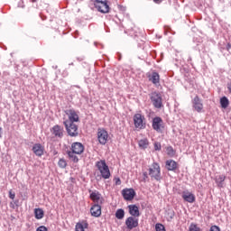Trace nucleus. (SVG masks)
<instances>
[{
	"instance_id": "nucleus-5",
	"label": "nucleus",
	"mask_w": 231,
	"mask_h": 231,
	"mask_svg": "<svg viewBox=\"0 0 231 231\" xmlns=\"http://www.w3.org/2000/svg\"><path fill=\"white\" fill-rule=\"evenodd\" d=\"M94 5L101 14H109V5H107V0H95Z\"/></svg>"
},
{
	"instance_id": "nucleus-43",
	"label": "nucleus",
	"mask_w": 231,
	"mask_h": 231,
	"mask_svg": "<svg viewBox=\"0 0 231 231\" xmlns=\"http://www.w3.org/2000/svg\"><path fill=\"white\" fill-rule=\"evenodd\" d=\"M0 204H1V200H0Z\"/></svg>"
},
{
	"instance_id": "nucleus-19",
	"label": "nucleus",
	"mask_w": 231,
	"mask_h": 231,
	"mask_svg": "<svg viewBox=\"0 0 231 231\" xmlns=\"http://www.w3.org/2000/svg\"><path fill=\"white\" fill-rule=\"evenodd\" d=\"M150 82L154 84V86H158L160 84V74L158 72H152L148 76Z\"/></svg>"
},
{
	"instance_id": "nucleus-6",
	"label": "nucleus",
	"mask_w": 231,
	"mask_h": 231,
	"mask_svg": "<svg viewBox=\"0 0 231 231\" xmlns=\"http://www.w3.org/2000/svg\"><path fill=\"white\" fill-rule=\"evenodd\" d=\"M134 125L135 129H145V116L138 113L134 116Z\"/></svg>"
},
{
	"instance_id": "nucleus-22",
	"label": "nucleus",
	"mask_w": 231,
	"mask_h": 231,
	"mask_svg": "<svg viewBox=\"0 0 231 231\" xmlns=\"http://www.w3.org/2000/svg\"><path fill=\"white\" fill-rule=\"evenodd\" d=\"M138 145L141 150L145 151V149H147L150 145L149 139L143 138V139L139 140Z\"/></svg>"
},
{
	"instance_id": "nucleus-15",
	"label": "nucleus",
	"mask_w": 231,
	"mask_h": 231,
	"mask_svg": "<svg viewBox=\"0 0 231 231\" xmlns=\"http://www.w3.org/2000/svg\"><path fill=\"white\" fill-rule=\"evenodd\" d=\"M90 199L94 201L96 205H102V203H104V198H102V195L97 191L90 194Z\"/></svg>"
},
{
	"instance_id": "nucleus-18",
	"label": "nucleus",
	"mask_w": 231,
	"mask_h": 231,
	"mask_svg": "<svg viewBox=\"0 0 231 231\" xmlns=\"http://www.w3.org/2000/svg\"><path fill=\"white\" fill-rule=\"evenodd\" d=\"M32 152H34L36 156H42V154H44V146L41 143H35L32 146Z\"/></svg>"
},
{
	"instance_id": "nucleus-12",
	"label": "nucleus",
	"mask_w": 231,
	"mask_h": 231,
	"mask_svg": "<svg viewBox=\"0 0 231 231\" xmlns=\"http://www.w3.org/2000/svg\"><path fill=\"white\" fill-rule=\"evenodd\" d=\"M122 196L125 201H133L134 196H136V192L133 189H125L122 190Z\"/></svg>"
},
{
	"instance_id": "nucleus-1",
	"label": "nucleus",
	"mask_w": 231,
	"mask_h": 231,
	"mask_svg": "<svg viewBox=\"0 0 231 231\" xmlns=\"http://www.w3.org/2000/svg\"><path fill=\"white\" fill-rule=\"evenodd\" d=\"M82 152H84V144L81 143H73L71 144V151H69L67 154L71 162L78 163L79 157H77V154H82Z\"/></svg>"
},
{
	"instance_id": "nucleus-32",
	"label": "nucleus",
	"mask_w": 231,
	"mask_h": 231,
	"mask_svg": "<svg viewBox=\"0 0 231 231\" xmlns=\"http://www.w3.org/2000/svg\"><path fill=\"white\" fill-rule=\"evenodd\" d=\"M154 149L155 151H162V143H154Z\"/></svg>"
},
{
	"instance_id": "nucleus-9",
	"label": "nucleus",
	"mask_w": 231,
	"mask_h": 231,
	"mask_svg": "<svg viewBox=\"0 0 231 231\" xmlns=\"http://www.w3.org/2000/svg\"><path fill=\"white\" fill-rule=\"evenodd\" d=\"M151 101L152 103V106L156 108V109H162L163 106V102L162 99V95H160L157 92H153L151 94Z\"/></svg>"
},
{
	"instance_id": "nucleus-42",
	"label": "nucleus",
	"mask_w": 231,
	"mask_h": 231,
	"mask_svg": "<svg viewBox=\"0 0 231 231\" xmlns=\"http://www.w3.org/2000/svg\"><path fill=\"white\" fill-rule=\"evenodd\" d=\"M38 0H32V3H37Z\"/></svg>"
},
{
	"instance_id": "nucleus-2",
	"label": "nucleus",
	"mask_w": 231,
	"mask_h": 231,
	"mask_svg": "<svg viewBox=\"0 0 231 231\" xmlns=\"http://www.w3.org/2000/svg\"><path fill=\"white\" fill-rule=\"evenodd\" d=\"M96 168L100 172L103 180H109L111 178V171L109 170V166L106 162V160L96 162Z\"/></svg>"
},
{
	"instance_id": "nucleus-40",
	"label": "nucleus",
	"mask_w": 231,
	"mask_h": 231,
	"mask_svg": "<svg viewBox=\"0 0 231 231\" xmlns=\"http://www.w3.org/2000/svg\"><path fill=\"white\" fill-rule=\"evenodd\" d=\"M155 3L160 4L162 3V0H153Z\"/></svg>"
},
{
	"instance_id": "nucleus-4",
	"label": "nucleus",
	"mask_w": 231,
	"mask_h": 231,
	"mask_svg": "<svg viewBox=\"0 0 231 231\" xmlns=\"http://www.w3.org/2000/svg\"><path fill=\"white\" fill-rule=\"evenodd\" d=\"M97 136L100 145H106L109 142V133L104 128L97 129Z\"/></svg>"
},
{
	"instance_id": "nucleus-37",
	"label": "nucleus",
	"mask_w": 231,
	"mask_h": 231,
	"mask_svg": "<svg viewBox=\"0 0 231 231\" xmlns=\"http://www.w3.org/2000/svg\"><path fill=\"white\" fill-rule=\"evenodd\" d=\"M227 89L231 93V82L227 83Z\"/></svg>"
},
{
	"instance_id": "nucleus-11",
	"label": "nucleus",
	"mask_w": 231,
	"mask_h": 231,
	"mask_svg": "<svg viewBox=\"0 0 231 231\" xmlns=\"http://www.w3.org/2000/svg\"><path fill=\"white\" fill-rule=\"evenodd\" d=\"M65 114L69 116V120L65 122L75 123L79 122L80 118L79 117V113L75 109H68L65 111Z\"/></svg>"
},
{
	"instance_id": "nucleus-24",
	"label": "nucleus",
	"mask_w": 231,
	"mask_h": 231,
	"mask_svg": "<svg viewBox=\"0 0 231 231\" xmlns=\"http://www.w3.org/2000/svg\"><path fill=\"white\" fill-rule=\"evenodd\" d=\"M220 106L222 109H226L228 106H230V101L228 100V97H223L220 98Z\"/></svg>"
},
{
	"instance_id": "nucleus-7",
	"label": "nucleus",
	"mask_w": 231,
	"mask_h": 231,
	"mask_svg": "<svg viewBox=\"0 0 231 231\" xmlns=\"http://www.w3.org/2000/svg\"><path fill=\"white\" fill-rule=\"evenodd\" d=\"M152 127L157 133H163V129H165V124L163 123V119L160 116H156L152 119Z\"/></svg>"
},
{
	"instance_id": "nucleus-30",
	"label": "nucleus",
	"mask_w": 231,
	"mask_h": 231,
	"mask_svg": "<svg viewBox=\"0 0 231 231\" xmlns=\"http://www.w3.org/2000/svg\"><path fill=\"white\" fill-rule=\"evenodd\" d=\"M155 230L156 231H166L165 230V226H163L162 224H156L155 225Z\"/></svg>"
},
{
	"instance_id": "nucleus-28",
	"label": "nucleus",
	"mask_w": 231,
	"mask_h": 231,
	"mask_svg": "<svg viewBox=\"0 0 231 231\" xmlns=\"http://www.w3.org/2000/svg\"><path fill=\"white\" fill-rule=\"evenodd\" d=\"M58 165L60 169H66V167H68V162L64 159H60Z\"/></svg>"
},
{
	"instance_id": "nucleus-21",
	"label": "nucleus",
	"mask_w": 231,
	"mask_h": 231,
	"mask_svg": "<svg viewBox=\"0 0 231 231\" xmlns=\"http://www.w3.org/2000/svg\"><path fill=\"white\" fill-rule=\"evenodd\" d=\"M166 169H168V171H176L178 169V162L173 160L166 161Z\"/></svg>"
},
{
	"instance_id": "nucleus-41",
	"label": "nucleus",
	"mask_w": 231,
	"mask_h": 231,
	"mask_svg": "<svg viewBox=\"0 0 231 231\" xmlns=\"http://www.w3.org/2000/svg\"><path fill=\"white\" fill-rule=\"evenodd\" d=\"M230 48H231V44L228 43V44H227V50H230Z\"/></svg>"
},
{
	"instance_id": "nucleus-10",
	"label": "nucleus",
	"mask_w": 231,
	"mask_h": 231,
	"mask_svg": "<svg viewBox=\"0 0 231 231\" xmlns=\"http://www.w3.org/2000/svg\"><path fill=\"white\" fill-rule=\"evenodd\" d=\"M125 223L128 230H133L134 228H137L139 225V220L136 217H128Z\"/></svg>"
},
{
	"instance_id": "nucleus-26",
	"label": "nucleus",
	"mask_w": 231,
	"mask_h": 231,
	"mask_svg": "<svg viewBox=\"0 0 231 231\" xmlns=\"http://www.w3.org/2000/svg\"><path fill=\"white\" fill-rule=\"evenodd\" d=\"M116 219H124L125 217V211L123 208H119L116 211Z\"/></svg>"
},
{
	"instance_id": "nucleus-35",
	"label": "nucleus",
	"mask_w": 231,
	"mask_h": 231,
	"mask_svg": "<svg viewBox=\"0 0 231 231\" xmlns=\"http://www.w3.org/2000/svg\"><path fill=\"white\" fill-rule=\"evenodd\" d=\"M36 231H48V228L44 226H39Z\"/></svg>"
},
{
	"instance_id": "nucleus-16",
	"label": "nucleus",
	"mask_w": 231,
	"mask_h": 231,
	"mask_svg": "<svg viewBox=\"0 0 231 231\" xmlns=\"http://www.w3.org/2000/svg\"><path fill=\"white\" fill-rule=\"evenodd\" d=\"M101 204H95L91 208H90V214L94 217H100L102 216V206Z\"/></svg>"
},
{
	"instance_id": "nucleus-23",
	"label": "nucleus",
	"mask_w": 231,
	"mask_h": 231,
	"mask_svg": "<svg viewBox=\"0 0 231 231\" xmlns=\"http://www.w3.org/2000/svg\"><path fill=\"white\" fill-rule=\"evenodd\" d=\"M88 225L86 222H79L75 226L76 231H85L88 228Z\"/></svg>"
},
{
	"instance_id": "nucleus-31",
	"label": "nucleus",
	"mask_w": 231,
	"mask_h": 231,
	"mask_svg": "<svg viewBox=\"0 0 231 231\" xmlns=\"http://www.w3.org/2000/svg\"><path fill=\"white\" fill-rule=\"evenodd\" d=\"M166 151L169 156H174V149L171 146L167 147Z\"/></svg>"
},
{
	"instance_id": "nucleus-36",
	"label": "nucleus",
	"mask_w": 231,
	"mask_h": 231,
	"mask_svg": "<svg viewBox=\"0 0 231 231\" xmlns=\"http://www.w3.org/2000/svg\"><path fill=\"white\" fill-rule=\"evenodd\" d=\"M210 231H221V229L217 226H212Z\"/></svg>"
},
{
	"instance_id": "nucleus-3",
	"label": "nucleus",
	"mask_w": 231,
	"mask_h": 231,
	"mask_svg": "<svg viewBox=\"0 0 231 231\" xmlns=\"http://www.w3.org/2000/svg\"><path fill=\"white\" fill-rule=\"evenodd\" d=\"M149 176L152 180H156V181H160L162 180V169L160 168V164L157 162H153L148 170Z\"/></svg>"
},
{
	"instance_id": "nucleus-8",
	"label": "nucleus",
	"mask_w": 231,
	"mask_h": 231,
	"mask_svg": "<svg viewBox=\"0 0 231 231\" xmlns=\"http://www.w3.org/2000/svg\"><path fill=\"white\" fill-rule=\"evenodd\" d=\"M63 124L69 136H79V126L75 125V123H69V121H64Z\"/></svg>"
},
{
	"instance_id": "nucleus-38",
	"label": "nucleus",
	"mask_w": 231,
	"mask_h": 231,
	"mask_svg": "<svg viewBox=\"0 0 231 231\" xmlns=\"http://www.w3.org/2000/svg\"><path fill=\"white\" fill-rule=\"evenodd\" d=\"M148 176H147V172L143 173V180H147Z\"/></svg>"
},
{
	"instance_id": "nucleus-14",
	"label": "nucleus",
	"mask_w": 231,
	"mask_h": 231,
	"mask_svg": "<svg viewBox=\"0 0 231 231\" xmlns=\"http://www.w3.org/2000/svg\"><path fill=\"white\" fill-rule=\"evenodd\" d=\"M51 133L56 136V138H62V136H64V128L56 125L51 128Z\"/></svg>"
},
{
	"instance_id": "nucleus-25",
	"label": "nucleus",
	"mask_w": 231,
	"mask_h": 231,
	"mask_svg": "<svg viewBox=\"0 0 231 231\" xmlns=\"http://www.w3.org/2000/svg\"><path fill=\"white\" fill-rule=\"evenodd\" d=\"M34 216L36 219H42L44 217V211L41 208H35Z\"/></svg>"
},
{
	"instance_id": "nucleus-29",
	"label": "nucleus",
	"mask_w": 231,
	"mask_h": 231,
	"mask_svg": "<svg viewBox=\"0 0 231 231\" xmlns=\"http://www.w3.org/2000/svg\"><path fill=\"white\" fill-rule=\"evenodd\" d=\"M189 231H201V228L198 226L197 224L191 223L189 227Z\"/></svg>"
},
{
	"instance_id": "nucleus-34",
	"label": "nucleus",
	"mask_w": 231,
	"mask_h": 231,
	"mask_svg": "<svg viewBox=\"0 0 231 231\" xmlns=\"http://www.w3.org/2000/svg\"><path fill=\"white\" fill-rule=\"evenodd\" d=\"M9 198L10 199H15V193L11 190H9Z\"/></svg>"
},
{
	"instance_id": "nucleus-33",
	"label": "nucleus",
	"mask_w": 231,
	"mask_h": 231,
	"mask_svg": "<svg viewBox=\"0 0 231 231\" xmlns=\"http://www.w3.org/2000/svg\"><path fill=\"white\" fill-rule=\"evenodd\" d=\"M114 181H115L116 185H122V180L118 177L115 178Z\"/></svg>"
},
{
	"instance_id": "nucleus-39",
	"label": "nucleus",
	"mask_w": 231,
	"mask_h": 231,
	"mask_svg": "<svg viewBox=\"0 0 231 231\" xmlns=\"http://www.w3.org/2000/svg\"><path fill=\"white\" fill-rule=\"evenodd\" d=\"M2 131H3V128L0 126V138H3Z\"/></svg>"
},
{
	"instance_id": "nucleus-27",
	"label": "nucleus",
	"mask_w": 231,
	"mask_h": 231,
	"mask_svg": "<svg viewBox=\"0 0 231 231\" xmlns=\"http://www.w3.org/2000/svg\"><path fill=\"white\" fill-rule=\"evenodd\" d=\"M226 180V177L225 175H218L216 178V183H217L218 187H223V181Z\"/></svg>"
},
{
	"instance_id": "nucleus-13",
	"label": "nucleus",
	"mask_w": 231,
	"mask_h": 231,
	"mask_svg": "<svg viewBox=\"0 0 231 231\" xmlns=\"http://www.w3.org/2000/svg\"><path fill=\"white\" fill-rule=\"evenodd\" d=\"M192 107L197 113H203V103L199 98V96H196L192 100Z\"/></svg>"
},
{
	"instance_id": "nucleus-20",
	"label": "nucleus",
	"mask_w": 231,
	"mask_h": 231,
	"mask_svg": "<svg viewBox=\"0 0 231 231\" xmlns=\"http://www.w3.org/2000/svg\"><path fill=\"white\" fill-rule=\"evenodd\" d=\"M182 199H184V201H187L188 203H194V201H196V197L194 196V194L190 192L184 191L182 193Z\"/></svg>"
},
{
	"instance_id": "nucleus-17",
	"label": "nucleus",
	"mask_w": 231,
	"mask_h": 231,
	"mask_svg": "<svg viewBox=\"0 0 231 231\" xmlns=\"http://www.w3.org/2000/svg\"><path fill=\"white\" fill-rule=\"evenodd\" d=\"M128 212L130 214V217H138L140 216V208L136 205H129Z\"/></svg>"
}]
</instances>
